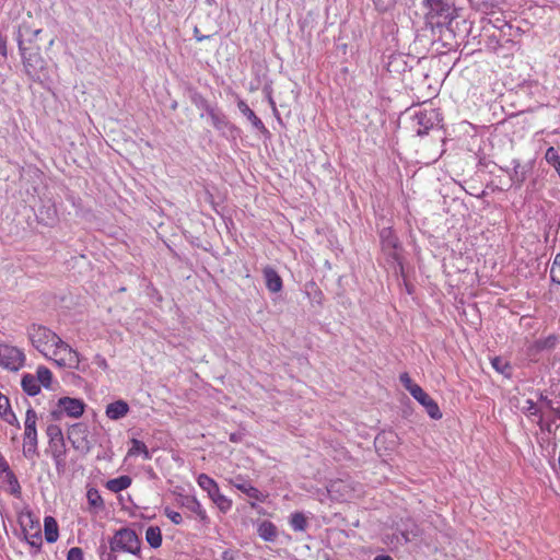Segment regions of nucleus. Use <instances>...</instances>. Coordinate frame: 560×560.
<instances>
[{"mask_svg":"<svg viewBox=\"0 0 560 560\" xmlns=\"http://www.w3.org/2000/svg\"><path fill=\"white\" fill-rule=\"evenodd\" d=\"M35 377L39 386L43 385L45 388H51L52 373L48 368L39 365L36 370Z\"/></svg>","mask_w":560,"mask_h":560,"instance_id":"473e14b6","label":"nucleus"},{"mask_svg":"<svg viewBox=\"0 0 560 560\" xmlns=\"http://www.w3.org/2000/svg\"><path fill=\"white\" fill-rule=\"evenodd\" d=\"M1 418L9 424L16 425L18 428H20V422L11 409H5L3 412H1Z\"/></svg>","mask_w":560,"mask_h":560,"instance_id":"a18cd8bd","label":"nucleus"},{"mask_svg":"<svg viewBox=\"0 0 560 560\" xmlns=\"http://www.w3.org/2000/svg\"><path fill=\"white\" fill-rule=\"evenodd\" d=\"M86 498H88L89 504L91 506L96 508V509L104 508V501H103L100 492L96 489L91 488L90 490H88Z\"/></svg>","mask_w":560,"mask_h":560,"instance_id":"c9c22d12","label":"nucleus"},{"mask_svg":"<svg viewBox=\"0 0 560 560\" xmlns=\"http://www.w3.org/2000/svg\"><path fill=\"white\" fill-rule=\"evenodd\" d=\"M145 540L150 547L156 549L162 545V533L159 526H149L145 530Z\"/></svg>","mask_w":560,"mask_h":560,"instance_id":"7c9ffc66","label":"nucleus"},{"mask_svg":"<svg viewBox=\"0 0 560 560\" xmlns=\"http://www.w3.org/2000/svg\"><path fill=\"white\" fill-rule=\"evenodd\" d=\"M18 522L21 526L23 534L35 532L40 528L39 520L30 510H23L19 513Z\"/></svg>","mask_w":560,"mask_h":560,"instance_id":"a211bd4d","label":"nucleus"},{"mask_svg":"<svg viewBox=\"0 0 560 560\" xmlns=\"http://www.w3.org/2000/svg\"><path fill=\"white\" fill-rule=\"evenodd\" d=\"M95 363L103 370H106L108 368L105 358L100 354L95 357Z\"/></svg>","mask_w":560,"mask_h":560,"instance_id":"864d4df0","label":"nucleus"},{"mask_svg":"<svg viewBox=\"0 0 560 560\" xmlns=\"http://www.w3.org/2000/svg\"><path fill=\"white\" fill-rule=\"evenodd\" d=\"M237 108L249 120L254 129L261 133H268V130L261 119L254 113L253 109H250L244 100L237 101Z\"/></svg>","mask_w":560,"mask_h":560,"instance_id":"dca6fc26","label":"nucleus"},{"mask_svg":"<svg viewBox=\"0 0 560 560\" xmlns=\"http://www.w3.org/2000/svg\"><path fill=\"white\" fill-rule=\"evenodd\" d=\"M25 361V354L16 347L9 345L0 346V365L10 371H19Z\"/></svg>","mask_w":560,"mask_h":560,"instance_id":"6e6552de","label":"nucleus"},{"mask_svg":"<svg viewBox=\"0 0 560 560\" xmlns=\"http://www.w3.org/2000/svg\"><path fill=\"white\" fill-rule=\"evenodd\" d=\"M267 100H268V103H269V105H270V107H271L272 112H276V102H275V100L272 98V96H271V93H270V92L267 94Z\"/></svg>","mask_w":560,"mask_h":560,"instance_id":"6e6d98bb","label":"nucleus"},{"mask_svg":"<svg viewBox=\"0 0 560 560\" xmlns=\"http://www.w3.org/2000/svg\"><path fill=\"white\" fill-rule=\"evenodd\" d=\"M399 381L402 384V386L410 393V395L412 394L413 388H420L418 384L412 382L411 377L407 372L401 373L399 375Z\"/></svg>","mask_w":560,"mask_h":560,"instance_id":"a19ab883","label":"nucleus"},{"mask_svg":"<svg viewBox=\"0 0 560 560\" xmlns=\"http://www.w3.org/2000/svg\"><path fill=\"white\" fill-rule=\"evenodd\" d=\"M339 485V482L331 483L330 488L328 489L329 492H332L335 488Z\"/></svg>","mask_w":560,"mask_h":560,"instance_id":"052dcab7","label":"nucleus"},{"mask_svg":"<svg viewBox=\"0 0 560 560\" xmlns=\"http://www.w3.org/2000/svg\"><path fill=\"white\" fill-rule=\"evenodd\" d=\"M0 488L16 499L22 495V488L12 469L0 474Z\"/></svg>","mask_w":560,"mask_h":560,"instance_id":"ddd939ff","label":"nucleus"},{"mask_svg":"<svg viewBox=\"0 0 560 560\" xmlns=\"http://www.w3.org/2000/svg\"><path fill=\"white\" fill-rule=\"evenodd\" d=\"M550 279L551 282L560 284V253H558L550 267Z\"/></svg>","mask_w":560,"mask_h":560,"instance_id":"4c0bfd02","label":"nucleus"},{"mask_svg":"<svg viewBox=\"0 0 560 560\" xmlns=\"http://www.w3.org/2000/svg\"><path fill=\"white\" fill-rule=\"evenodd\" d=\"M25 540L32 547H35L37 550L40 549L43 540H42V530L40 528H36L35 532H30L24 534Z\"/></svg>","mask_w":560,"mask_h":560,"instance_id":"f704fd0d","label":"nucleus"},{"mask_svg":"<svg viewBox=\"0 0 560 560\" xmlns=\"http://www.w3.org/2000/svg\"><path fill=\"white\" fill-rule=\"evenodd\" d=\"M262 275L267 289L272 293H278L282 290L283 283L279 273L270 266L262 269Z\"/></svg>","mask_w":560,"mask_h":560,"instance_id":"f3484780","label":"nucleus"},{"mask_svg":"<svg viewBox=\"0 0 560 560\" xmlns=\"http://www.w3.org/2000/svg\"><path fill=\"white\" fill-rule=\"evenodd\" d=\"M419 535V528L412 524L410 527H406L405 529H398L397 533L394 534V539L397 545H406L412 541Z\"/></svg>","mask_w":560,"mask_h":560,"instance_id":"393cba45","label":"nucleus"},{"mask_svg":"<svg viewBox=\"0 0 560 560\" xmlns=\"http://www.w3.org/2000/svg\"><path fill=\"white\" fill-rule=\"evenodd\" d=\"M67 560H83V551L79 547H72L69 549Z\"/></svg>","mask_w":560,"mask_h":560,"instance_id":"49530a36","label":"nucleus"},{"mask_svg":"<svg viewBox=\"0 0 560 560\" xmlns=\"http://www.w3.org/2000/svg\"><path fill=\"white\" fill-rule=\"evenodd\" d=\"M194 104L198 107L203 109L207 114H209V110H213L214 108L209 104V102L200 94L196 93L192 96Z\"/></svg>","mask_w":560,"mask_h":560,"instance_id":"ea45409f","label":"nucleus"},{"mask_svg":"<svg viewBox=\"0 0 560 560\" xmlns=\"http://www.w3.org/2000/svg\"><path fill=\"white\" fill-rule=\"evenodd\" d=\"M42 33V28H33L27 22L23 21L14 32V38L18 43L19 50H25L33 47L37 36Z\"/></svg>","mask_w":560,"mask_h":560,"instance_id":"1a4fd4ad","label":"nucleus"},{"mask_svg":"<svg viewBox=\"0 0 560 560\" xmlns=\"http://www.w3.org/2000/svg\"><path fill=\"white\" fill-rule=\"evenodd\" d=\"M258 536L265 541H273L277 538V527L269 521H262L257 527Z\"/></svg>","mask_w":560,"mask_h":560,"instance_id":"bb28decb","label":"nucleus"},{"mask_svg":"<svg viewBox=\"0 0 560 560\" xmlns=\"http://www.w3.org/2000/svg\"><path fill=\"white\" fill-rule=\"evenodd\" d=\"M164 515L175 525H180L184 521L180 513L172 510L168 506L164 509Z\"/></svg>","mask_w":560,"mask_h":560,"instance_id":"37998d69","label":"nucleus"},{"mask_svg":"<svg viewBox=\"0 0 560 560\" xmlns=\"http://www.w3.org/2000/svg\"><path fill=\"white\" fill-rule=\"evenodd\" d=\"M397 1L398 0H372L375 10L381 13L392 11L396 7Z\"/></svg>","mask_w":560,"mask_h":560,"instance_id":"e433bc0d","label":"nucleus"},{"mask_svg":"<svg viewBox=\"0 0 560 560\" xmlns=\"http://www.w3.org/2000/svg\"><path fill=\"white\" fill-rule=\"evenodd\" d=\"M272 113H273V115L276 116V118H277L278 120H280V115H279L278 109L276 108V112H272Z\"/></svg>","mask_w":560,"mask_h":560,"instance_id":"680f3d73","label":"nucleus"},{"mask_svg":"<svg viewBox=\"0 0 560 560\" xmlns=\"http://www.w3.org/2000/svg\"><path fill=\"white\" fill-rule=\"evenodd\" d=\"M442 121L441 113L435 108L420 109L412 116V128L417 136L423 137Z\"/></svg>","mask_w":560,"mask_h":560,"instance_id":"39448f33","label":"nucleus"},{"mask_svg":"<svg viewBox=\"0 0 560 560\" xmlns=\"http://www.w3.org/2000/svg\"><path fill=\"white\" fill-rule=\"evenodd\" d=\"M21 386L28 396H36L40 392V386L32 374H24L22 376Z\"/></svg>","mask_w":560,"mask_h":560,"instance_id":"c85d7f7f","label":"nucleus"},{"mask_svg":"<svg viewBox=\"0 0 560 560\" xmlns=\"http://www.w3.org/2000/svg\"><path fill=\"white\" fill-rule=\"evenodd\" d=\"M141 454L144 459H151V454L147 445L137 439H131V447L128 451V456H136Z\"/></svg>","mask_w":560,"mask_h":560,"instance_id":"2f4dec72","label":"nucleus"},{"mask_svg":"<svg viewBox=\"0 0 560 560\" xmlns=\"http://www.w3.org/2000/svg\"><path fill=\"white\" fill-rule=\"evenodd\" d=\"M373 560H393V558L388 555H378Z\"/></svg>","mask_w":560,"mask_h":560,"instance_id":"4d7b16f0","label":"nucleus"},{"mask_svg":"<svg viewBox=\"0 0 560 560\" xmlns=\"http://www.w3.org/2000/svg\"><path fill=\"white\" fill-rule=\"evenodd\" d=\"M85 432H86V427L83 423H75V424L71 425V428L69 430V439L71 440L74 448L80 450V448H83L84 446H86L85 436H82L81 440L74 439V436L77 434L84 435Z\"/></svg>","mask_w":560,"mask_h":560,"instance_id":"a878e982","label":"nucleus"},{"mask_svg":"<svg viewBox=\"0 0 560 560\" xmlns=\"http://www.w3.org/2000/svg\"><path fill=\"white\" fill-rule=\"evenodd\" d=\"M44 533L45 539L48 544L56 542L59 537L58 523L52 516H46L44 518Z\"/></svg>","mask_w":560,"mask_h":560,"instance_id":"b1692460","label":"nucleus"},{"mask_svg":"<svg viewBox=\"0 0 560 560\" xmlns=\"http://www.w3.org/2000/svg\"><path fill=\"white\" fill-rule=\"evenodd\" d=\"M48 451L56 464V467L59 469L60 467H63L66 464V455H67V448L65 439H58L48 441Z\"/></svg>","mask_w":560,"mask_h":560,"instance_id":"4468645a","label":"nucleus"},{"mask_svg":"<svg viewBox=\"0 0 560 560\" xmlns=\"http://www.w3.org/2000/svg\"><path fill=\"white\" fill-rule=\"evenodd\" d=\"M538 399L542 404V407L547 408L548 410L553 409V402L551 399L548 398V396L544 395L542 393H539Z\"/></svg>","mask_w":560,"mask_h":560,"instance_id":"09e8293b","label":"nucleus"},{"mask_svg":"<svg viewBox=\"0 0 560 560\" xmlns=\"http://www.w3.org/2000/svg\"><path fill=\"white\" fill-rule=\"evenodd\" d=\"M478 10H488L497 5L498 0H469Z\"/></svg>","mask_w":560,"mask_h":560,"instance_id":"c03bdc74","label":"nucleus"},{"mask_svg":"<svg viewBox=\"0 0 560 560\" xmlns=\"http://www.w3.org/2000/svg\"><path fill=\"white\" fill-rule=\"evenodd\" d=\"M492 366L500 373H505V370L510 369V365L499 357L492 360Z\"/></svg>","mask_w":560,"mask_h":560,"instance_id":"de8ad7c7","label":"nucleus"},{"mask_svg":"<svg viewBox=\"0 0 560 560\" xmlns=\"http://www.w3.org/2000/svg\"><path fill=\"white\" fill-rule=\"evenodd\" d=\"M38 441H24L23 454L26 458H34L38 455L37 452Z\"/></svg>","mask_w":560,"mask_h":560,"instance_id":"58836bf2","label":"nucleus"},{"mask_svg":"<svg viewBox=\"0 0 560 560\" xmlns=\"http://www.w3.org/2000/svg\"><path fill=\"white\" fill-rule=\"evenodd\" d=\"M550 411L553 413L555 418L560 419V409L559 408L553 407V409H551Z\"/></svg>","mask_w":560,"mask_h":560,"instance_id":"13d9d810","label":"nucleus"},{"mask_svg":"<svg viewBox=\"0 0 560 560\" xmlns=\"http://www.w3.org/2000/svg\"><path fill=\"white\" fill-rule=\"evenodd\" d=\"M10 469H11V468H10V466H9V464H8V462H7V459H5V458L0 459V474H3V472H5V471H8V470H10Z\"/></svg>","mask_w":560,"mask_h":560,"instance_id":"5fc2aeb1","label":"nucleus"},{"mask_svg":"<svg viewBox=\"0 0 560 560\" xmlns=\"http://www.w3.org/2000/svg\"><path fill=\"white\" fill-rule=\"evenodd\" d=\"M195 33H196V39L197 42H202L203 39L208 38V36H198L197 33H198V28L196 27L195 28Z\"/></svg>","mask_w":560,"mask_h":560,"instance_id":"bf43d9fd","label":"nucleus"},{"mask_svg":"<svg viewBox=\"0 0 560 560\" xmlns=\"http://www.w3.org/2000/svg\"><path fill=\"white\" fill-rule=\"evenodd\" d=\"M32 346L58 366L79 369L80 357L67 342L46 326L33 324L27 329Z\"/></svg>","mask_w":560,"mask_h":560,"instance_id":"f257e3e1","label":"nucleus"},{"mask_svg":"<svg viewBox=\"0 0 560 560\" xmlns=\"http://www.w3.org/2000/svg\"><path fill=\"white\" fill-rule=\"evenodd\" d=\"M208 116L211 119L212 126L220 131L221 133H225L226 131H233L236 128L228 120L224 114L220 113L215 108L213 110H209Z\"/></svg>","mask_w":560,"mask_h":560,"instance_id":"aec40b11","label":"nucleus"},{"mask_svg":"<svg viewBox=\"0 0 560 560\" xmlns=\"http://www.w3.org/2000/svg\"><path fill=\"white\" fill-rule=\"evenodd\" d=\"M558 342H559L558 336L549 335L546 338L537 339L534 342L533 348L535 349L536 352H540L544 350H551V349L556 348Z\"/></svg>","mask_w":560,"mask_h":560,"instance_id":"c756f323","label":"nucleus"},{"mask_svg":"<svg viewBox=\"0 0 560 560\" xmlns=\"http://www.w3.org/2000/svg\"><path fill=\"white\" fill-rule=\"evenodd\" d=\"M46 434L48 436V441L58 440L63 438L62 431L57 424H49L46 429Z\"/></svg>","mask_w":560,"mask_h":560,"instance_id":"79ce46f5","label":"nucleus"},{"mask_svg":"<svg viewBox=\"0 0 560 560\" xmlns=\"http://www.w3.org/2000/svg\"><path fill=\"white\" fill-rule=\"evenodd\" d=\"M290 525L295 532H304L307 527V520L301 512H295L290 517Z\"/></svg>","mask_w":560,"mask_h":560,"instance_id":"72a5a7b5","label":"nucleus"},{"mask_svg":"<svg viewBox=\"0 0 560 560\" xmlns=\"http://www.w3.org/2000/svg\"><path fill=\"white\" fill-rule=\"evenodd\" d=\"M0 55L4 58L8 56L7 38H5V36L2 35L1 32H0Z\"/></svg>","mask_w":560,"mask_h":560,"instance_id":"8fccbe9b","label":"nucleus"},{"mask_svg":"<svg viewBox=\"0 0 560 560\" xmlns=\"http://www.w3.org/2000/svg\"><path fill=\"white\" fill-rule=\"evenodd\" d=\"M511 164L512 168L501 167V170L509 174L512 186L518 189L526 180L529 167L527 165H522L517 159L512 160Z\"/></svg>","mask_w":560,"mask_h":560,"instance_id":"9b49d317","label":"nucleus"},{"mask_svg":"<svg viewBox=\"0 0 560 560\" xmlns=\"http://www.w3.org/2000/svg\"><path fill=\"white\" fill-rule=\"evenodd\" d=\"M231 482L236 489L245 493L248 498L254 499L258 502H265L266 494H264L256 487L245 481L241 476H237Z\"/></svg>","mask_w":560,"mask_h":560,"instance_id":"2eb2a0df","label":"nucleus"},{"mask_svg":"<svg viewBox=\"0 0 560 560\" xmlns=\"http://www.w3.org/2000/svg\"><path fill=\"white\" fill-rule=\"evenodd\" d=\"M521 410L528 418H533V420L537 421L541 429L545 428L544 413L532 399L525 400V405L521 408Z\"/></svg>","mask_w":560,"mask_h":560,"instance_id":"5701e85b","label":"nucleus"},{"mask_svg":"<svg viewBox=\"0 0 560 560\" xmlns=\"http://www.w3.org/2000/svg\"><path fill=\"white\" fill-rule=\"evenodd\" d=\"M380 238L383 250L387 252L389 255H393L394 250L398 246V238L394 234L393 230L389 228H384L380 232Z\"/></svg>","mask_w":560,"mask_h":560,"instance_id":"4be33fe9","label":"nucleus"},{"mask_svg":"<svg viewBox=\"0 0 560 560\" xmlns=\"http://www.w3.org/2000/svg\"><path fill=\"white\" fill-rule=\"evenodd\" d=\"M411 396L425 408V411L432 419L439 420L442 418V412L435 400H433L421 387L413 388Z\"/></svg>","mask_w":560,"mask_h":560,"instance_id":"9d476101","label":"nucleus"},{"mask_svg":"<svg viewBox=\"0 0 560 560\" xmlns=\"http://www.w3.org/2000/svg\"><path fill=\"white\" fill-rule=\"evenodd\" d=\"M221 558H222V560H236L237 553L232 550H225L222 552Z\"/></svg>","mask_w":560,"mask_h":560,"instance_id":"603ef678","label":"nucleus"},{"mask_svg":"<svg viewBox=\"0 0 560 560\" xmlns=\"http://www.w3.org/2000/svg\"><path fill=\"white\" fill-rule=\"evenodd\" d=\"M177 503L187 509L188 511L196 514L199 520L203 523L208 522V515L206 510L202 508L200 502L197 500L194 495H187V494H179L177 498Z\"/></svg>","mask_w":560,"mask_h":560,"instance_id":"f8f14e48","label":"nucleus"},{"mask_svg":"<svg viewBox=\"0 0 560 560\" xmlns=\"http://www.w3.org/2000/svg\"><path fill=\"white\" fill-rule=\"evenodd\" d=\"M131 482V478L127 475H124L114 479H109L105 486L109 491L117 493L129 488Z\"/></svg>","mask_w":560,"mask_h":560,"instance_id":"cd10ccee","label":"nucleus"},{"mask_svg":"<svg viewBox=\"0 0 560 560\" xmlns=\"http://www.w3.org/2000/svg\"><path fill=\"white\" fill-rule=\"evenodd\" d=\"M197 483L202 490L207 491L212 502L221 512L226 513L231 510L232 500L221 493L218 483L211 477L200 474L197 478Z\"/></svg>","mask_w":560,"mask_h":560,"instance_id":"423d86ee","label":"nucleus"},{"mask_svg":"<svg viewBox=\"0 0 560 560\" xmlns=\"http://www.w3.org/2000/svg\"><path fill=\"white\" fill-rule=\"evenodd\" d=\"M22 57L26 74L34 81H42L47 77V68L40 55L39 46L27 47L19 50Z\"/></svg>","mask_w":560,"mask_h":560,"instance_id":"20e7f679","label":"nucleus"},{"mask_svg":"<svg viewBox=\"0 0 560 560\" xmlns=\"http://www.w3.org/2000/svg\"><path fill=\"white\" fill-rule=\"evenodd\" d=\"M425 23L432 30L447 26L455 19V9L443 0H423Z\"/></svg>","mask_w":560,"mask_h":560,"instance_id":"7ed1b4c3","label":"nucleus"},{"mask_svg":"<svg viewBox=\"0 0 560 560\" xmlns=\"http://www.w3.org/2000/svg\"><path fill=\"white\" fill-rule=\"evenodd\" d=\"M37 413L33 408H28L24 421V441H38L37 439Z\"/></svg>","mask_w":560,"mask_h":560,"instance_id":"6ab92c4d","label":"nucleus"},{"mask_svg":"<svg viewBox=\"0 0 560 560\" xmlns=\"http://www.w3.org/2000/svg\"><path fill=\"white\" fill-rule=\"evenodd\" d=\"M85 404L83 400L71 397H62L58 400L57 408L50 411L52 420H60L62 415L79 418L83 415Z\"/></svg>","mask_w":560,"mask_h":560,"instance_id":"0eeeda50","label":"nucleus"},{"mask_svg":"<svg viewBox=\"0 0 560 560\" xmlns=\"http://www.w3.org/2000/svg\"><path fill=\"white\" fill-rule=\"evenodd\" d=\"M546 429H547L548 431H550V423H547V424H546Z\"/></svg>","mask_w":560,"mask_h":560,"instance_id":"e2e57ef3","label":"nucleus"},{"mask_svg":"<svg viewBox=\"0 0 560 560\" xmlns=\"http://www.w3.org/2000/svg\"><path fill=\"white\" fill-rule=\"evenodd\" d=\"M128 412H129V406L125 400H121V399L107 405L106 411H105L106 416L110 420H119V419L124 418L125 416H127Z\"/></svg>","mask_w":560,"mask_h":560,"instance_id":"412c9836","label":"nucleus"},{"mask_svg":"<svg viewBox=\"0 0 560 560\" xmlns=\"http://www.w3.org/2000/svg\"><path fill=\"white\" fill-rule=\"evenodd\" d=\"M118 552L140 556L141 540L133 529L119 528L107 542L102 541L97 547L100 560H118Z\"/></svg>","mask_w":560,"mask_h":560,"instance_id":"f03ea898","label":"nucleus"},{"mask_svg":"<svg viewBox=\"0 0 560 560\" xmlns=\"http://www.w3.org/2000/svg\"><path fill=\"white\" fill-rule=\"evenodd\" d=\"M11 409L8 397L0 395V413Z\"/></svg>","mask_w":560,"mask_h":560,"instance_id":"3c124183","label":"nucleus"}]
</instances>
